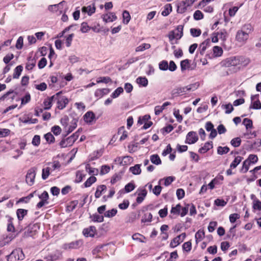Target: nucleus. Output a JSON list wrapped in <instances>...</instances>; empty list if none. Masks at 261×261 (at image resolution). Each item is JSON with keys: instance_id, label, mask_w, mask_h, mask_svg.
Returning a JSON list of instances; mask_svg holds the SVG:
<instances>
[{"instance_id": "19", "label": "nucleus", "mask_w": 261, "mask_h": 261, "mask_svg": "<svg viewBox=\"0 0 261 261\" xmlns=\"http://www.w3.org/2000/svg\"><path fill=\"white\" fill-rule=\"evenodd\" d=\"M171 105V103L169 101L164 102L162 106H157L154 108V113L156 115H159L162 111L165 109V108Z\"/></svg>"}, {"instance_id": "42", "label": "nucleus", "mask_w": 261, "mask_h": 261, "mask_svg": "<svg viewBox=\"0 0 261 261\" xmlns=\"http://www.w3.org/2000/svg\"><path fill=\"white\" fill-rule=\"evenodd\" d=\"M239 65L246 66L248 65L250 62V60L248 58L244 57H239Z\"/></svg>"}, {"instance_id": "50", "label": "nucleus", "mask_w": 261, "mask_h": 261, "mask_svg": "<svg viewBox=\"0 0 261 261\" xmlns=\"http://www.w3.org/2000/svg\"><path fill=\"white\" fill-rule=\"evenodd\" d=\"M123 92V89L122 87L117 88L112 94L111 97L113 98L118 97Z\"/></svg>"}, {"instance_id": "33", "label": "nucleus", "mask_w": 261, "mask_h": 261, "mask_svg": "<svg viewBox=\"0 0 261 261\" xmlns=\"http://www.w3.org/2000/svg\"><path fill=\"white\" fill-rule=\"evenodd\" d=\"M243 159V157L241 156H237L235 158L234 160L230 165V168L231 169H234L237 167V166L241 163Z\"/></svg>"}, {"instance_id": "21", "label": "nucleus", "mask_w": 261, "mask_h": 261, "mask_svg": "<svg viewBox=\"0 0 261 261\" xmlns=\"http://www.w3.org/2000/svg\"><path fill=\"white\" fill-rule=\"evenodd\" d=\"M147 191L145 189H141L138 193L136 201L138 203H141L147 195Z\"/></svg>"}, {"instance_id": "16", "label": "nucleus", "mask_w": 261, "mask_h": 261, "mask_svg": "<svg viewBox=\"0 0 261 261\" xmlns=\"http://www.w3.org/2000/svg\"><path fill=\"white\" fill-rule=\"evenodd\" d=\"M77 122V120L76 119H73L70 122L69 125H68L65 129V130L67 133V134L71 133L76 127Z\"/></svg>"}, {"instance_id": "1", "label": "nucleus", "mask_w": 261, "mask_h": 261, "mask_svg": "<svg viewBox=\"0 0 261 261\" xmlns=\"http://www.w3.org/2000/svg\"><path fill=\"white\" fill-rule=\"evenodd\" d=\"M253 30V27L251 24H245L241 30L237 31L235 37L236 40L240 45H244L249 39V34Z\"/></svg>"}, {"instance_id": "27", "label": "nucleus", "mask_w": 261, "mask_h": 261, "mask_svg": "<svg viewBox=\"0 0 261 261\" xmlns=\"http://www.w3.org/2000/svg\"><path fill=\"white\" fill-rule=\"evenodd\" d=\"M118 134L121 135V136L119 139L120 141H121L125 140L127 137V133L125 130V128L123 126L121 127L118 129Z\"/></svg>"}, {"instance_id": "47", "label": "nucleus", "mask_w": 261, "mask_h": 261, "mask_svg": "<svg viewBox=\"0 0 261 261\" xmlns=\"http://www.w3.org/2000/svg\"><path fill=\"white\" fill-rule=\"evenodd\" d=\"M152 215L150 213H146L143 216L141 221L142 222H150L152 221Z\"/></svg>"}, {"instance_id": "58", "label": "nucleus", "mask_w": 261, "mask_h": 261, "mask_svg": "<svg viewBox=\"0 0 261 261\" xmlns=\"http://www.w3.org/2000/svg\"><path fill=\"white\" fill-rule=\"evenodd\" d=\"M74 35L72 33L65 37V44L67 47H69L71 46L73 38L74 37Z\"/></svg>"}, {"instance_id": "17", "label": "nucleus", "mask_w": 261, "mask_h": 261, "mask_svg": "<svg viewBox=\"0 0 261 261\" xmlns=\"http://www.w3.org/2000/svg\"><path fill=\"white\" fill-rule=\"evenodd\" d=\"M65 3V1H63L58 4L49 5L48 7V10L51 12H56L61 9V7H62Z\"/></svg>"}, {"instance_id": "5", "label": "nucleus", "mask_w": 261, "mask_h": 261, "mask_svg": "<svg viewBox=\"0 0 261 261\" xmlns=\"http://www.w3.org/2000/svg\"><path fill=\"white\" fill-rule=\"evenodd\" d=\"M223 65L226 67L236 66L239 65V57H231L223 61Z\"/></svg>"}, {"instance_id": "22", "label": "nucleus", "mask_w": 261, "mask_h": 261, "mask_svg": "<svg viewBox=\"0 0 261 261\" xmlns=\"http://www.w3.org/2000/svg\"><path fill=\"white\" fill-rule=\"evenodd\" d=\"M177 12L178 13L182 14L185 13L187 10V7L182 1L178 2L177 5Z\"/></svg>"}, {"instance_id": "4", "label": "nucleus", "mask_w": 261, "mask_h": 261, "mask_svg": "<svg viewBox=\"0 0 261 261\" xmlns=\"http://www.w3.org/2000/svg\"><path fill=\"white\" fill-rule=\"evenodd\" d=\"M36 170L34 168L29 169L27 173L25 180L29 186H32L35 182Z\"/></svg>"}, {"instance_id": "18", "label": "nucleus", "mask_w": 261, "mask_h": 261, "mask_svg": "<svg viewBox=\"0 0 261 261\" xmlns=\"http://www.w3.org/2000/svg\"><path fill=\"white\" fill-rule=\"evenodd\" d=\"M107 190V187L106 185H101L100 186H98L97 188L96 192L95 193V197L96 198H99L103 192L106 191Z\"/></svg>"}, {"instance_id": "10", "label": "nucleus", "mask_w": 261, "mask_h": 261, "mask_svg": "<svg viewBox=\"0 0 261 261\" xmlns=\"http://www.w3.org/2000/svg\"><path fill=\"white\" fill-rule=\"evenodd\" d=\"M82 245V242L81 240H77L64 244V248L65 249H76L79 248Z\"/></svg>"}, {"instance_id": "29", "label": "nucleus", "mask_w": 261, "mask_h": 261, "mask_svg": "<svg viewBox=\"0 0 261 261\" xmlns=\"http://www.w3.org/2000/svg\"><path fill=\"white\" fill-rule=\"evenodd\" d=\"M23 70V67L21 65L17 66L14 70L13 74V79H18Z\"/></svg>"}, {"instance_id": "43", "label": "nucleus", "mask_w": 261, "mask_h": 261, "mask_svg": "<svg viewBox=\"0 0 261 261\" xmlns=\"http://www.w3.org/2000/svg\"><path fill=\"white\" fill-rule=\"evenodd\" d=\"M229 151V148L227 146H219L217 148V153L220 155L226 154Z\"/></svg>"}, {"instance_id": "12", "label": "nucleus", "mask_w": 261, "mask_h": 261, "mask_svg": "<svg viewBox=\"0 0 261 261\" xmlns=\"http://www.w3.org/2000/svg\"><path fill=\"white\" fill-rule=\"evenodd\" d=\"M96 229L95 226H91L88 228H84L83 233L86 237H93L96 233Z\"/></svg>"}, {"instance_id": "36", "label": "nucleus", "mask_w": 261, "mask_h": 261, "mask_svg": "<svg viewBox=\"0 0 261 261\" xmlns=\"http://www.w3.org/2000/svg\"><path fill=\"white\" fill-rule=\"evenodd\" d=\"M90 218L93 222H102L103 221V216L97 214H94L90 216Z\"/></svg>"}, {"instance_id": "13", "label": "nucleus", "mask_w": 261, "mask_h": 261, "mask_svg": "<svg viewBox=\"0 0 261 261\" xmlns=\"http://www.w3.org/2000/svg\"><path fill=\"white\" fill-rule=\"evenodd\" d=\"M69 102L68 99L65 96H61L58 98L57 108L60 110L64 109Z\"/></svg>"}, {"instance_id": "49", "label": "nucleus", "mask_w": 261, "mask_h": 261, "mask_svg": "<svg viewBox=\"0 0 261 261\" xmlns=\"http://www.w3.org/2000/svg\"><path fill=\"white\" fill-rule=\"evenodd\" d=\"M36 61L34 59H31L28 61L26 64L25 69L28 70H31L35 66Z\"/></svg>"}, {"instance_id": "25", "label": "nucleus", "mask_w": 261, "mask_h": 261, "mask_svg": "<svg viewBox=\"0 0 261 261\" xmlns=\"http://www.w3.org/2000/svg\"><path fill=\"white\" fill-rule=\"evenodd\" d=\"M86 170L90 175H97L99 173L98 169L97 168L91 167L90 164H88L86 165Z\"/></svg>"}, {"instance_id": "23", "label": "nucleus", "mask_w": 261, "mask_h": 261, "mask_svg": "<svg viewBox=\"0 0 261 261\" xmlns=\"http://www.w3.org/2000/svg\"><path fill=\"white\" fill-rule=\"evenodd\" d=\"M86 175V174L83 171H77L76 172L75 182L76 183L81 182L83 178L85 177Z\"/></svg>"}, {"instance_id": "41", "label": "nucleus", "mask_w": 261, "mask_h": 261, "mask_svg": "<svg viewBox=\"0 0 261 261\" xmlns=\"http://www.w3.org/2000/svg\"><path fill=\"white\" fill-rule=\"evenodd\" d=\"M250 163H249V161H247L246 160L245 161H244L242 167L240 170V171L242 173H246L249 168V167L250 166Z\"/></svg>"}, {"instance_id": "32", "label": "nucleus", "mask_w": 261, "mask_h": 261, "mask_svg": "<svg viewBox=\"0 0 261 261\" xmlns=\"http://www.w3.org/2000/svg\"><path fill=\"white\" fill-rule=\"evenodd\" d=\"M129 171L134 175L140 174L141 172L140 165L136 164L134 166L130 167Z\"/></svg>"}, {"instance_id": "54", "label": "nucleus", "mask_w": 261, "mask_h": 261, "mask_svg": "<svg viewBox=\"0 0 261 261\" xmlns=\"http://www.w3.org/2000/svg\"><path fill=\"white\" fill-rule=\"evenodd\" d=\"M241 143V139L239 137L232 139L230 141V144L234 147H239Z\"/></svg>"}, {"instance_id": "28", "label": "nucleus", "mask_w": 261, "mask_h": 261, "mask_svg": "<svg viewBox=\"0 0 261 261\" xmlns=\"http://www.w3.org/2000/svg\"><path fill=\"white\" fill-rule=\"evenodd\" d=\"M150 160L152 163L156 165H160L162 163L160 156L156 154L151 155L150 157Z\"/></svg>"}, {"instance_id": "40", "label": "nucleus", "mask_w": 261, "mask_h": 261, "mask_svg": "<svg viewBox=\"0 0 261 261\" xmlns=\"http://www.w3.org/2000/svg\"><path fill=\"white\" fill-rule=\"evenodd\" d=\"M53 98V97H51L47 98L44 100L43 105L44 110L49 109L51 107Z\"/></svg>"}, {"instance_id": "61", "label": "nucleus", "mask_w": 261, "mask_h": 261, "mask_svg": "<svg viewBox=\"0 0 261 261\" xmlns=\"http://www.w3.org/2000/svg\"><path fill=\"white\" fill-rule=\"evenodd\" d=\"M110 171V167L108 165H102L101 167L100 174L102 175L109 173Z\"/></svg>"}, {"instance_id": "56", "label": "nucleus", "mask_w": 261, "mask_h": 261, "mask_svg": "<svg viewBox=\"0 0 261 261\" xmlns=\"http://www.w3.org/2000/svg\"><path fill=\"white\" fill-rule=\"evenodd\" d=\"M190 33L193 37H197L201 35V31L199 29L192 28L190 29Z\"/></svg>"}, {"instance_id": "48", "label": "nucleus", "mask_w": 261, "mask_h": 261, "mask_svg": "<svg viewBox=\"0 0 261 261\" xmlns=\"http://www.w3.org/2000/svg\"><path fill=\"white\" fill-rule=\"evenodd\" d=\"M19 121H20L21 122H22V123H36L38 122V119H36V118H34V119H32V118H28L27 119L23 118V117H20L19 118Z\"/></svg>"}, {"instance_id": "46", "label": "nucleus", "mask_w": 261, "mask_h": 261, "mask_svg": "<svg viewBox=\"0 0 261 261\" xmlns=\"http://www.w3.org/2000/svg\"><path fill=\"white\" fill-rule=\"evenodd\" d=\"M117 213V210L115 208H113L111 210L106 211L104 214V216L106 217L112 218L115 216L116 215Z\"/></svg>"}, {"instance_id": "8", "label": "nucleus", "mask_w": 261, "mask_h": 261, "mask_svg": "<svg viewBox=\"0 0 261 261\" xmlns=\"http://www.w3.org/2000/svg\"><path fill=\"white\" fill-rule=\"evenodd\" d=\"M83 119L86 123L92 124L95 121V115L93 112L89 111L84 115Z\"/></svg>"}, {"instance_id": "24", "label": "nucleus", "mask_w": 261, "mask_h": 261, "mask_svg": "<svg viewBox=\"0 0 261 261\" xmlns=\"http://www.w3.org/2000/svg\"><path fill=\"white\" fill-rule=\"evenodd\" d=\"M28 213V210L22 209V208H19L16 211V215L19 221L22 220L24 217L27 215Z\"/></svg>"}, {"instance_id": "2", "label": "nucleus", "mask_w": 261, "mask_h": 261, "mask_svg": "<svg viewBox=\"0 0 261 261\" xmlns=\"http://www.w3.org/2000/svg\"><path fill=\"white\" fill-rule=\"evenodd\" d=\"M7 257L8 261H18L19 260H23L24 258V255L22 250L20 248H18L14 250Z\"/></svg>"}, {"instance_id": "39", "label": "nucleus", "mask_w": 261, "mask_h": 261, "mask_svg": "<svg viewBox=\"0 0 261 261\" xmlns=\"http://www.w3.org/2000/svg\"><path fill=\"white\" fill-rule=\"evenodd\" d=\"M111 79L109 76H101L99 77L96 80L97 83H105L108 84L109 83H112Z\"/></svg>"}, {"instance_id": "57", "label": "nucleus", "mask_w": 261, "mask_h": 261, "mask_svg": "<svg viewBox=\"0 0 261 261\" xmlns=\"http://www.w3.org/2000/svg\"><path fill=\"white\" fill-rule=\"evenodd\" d=\"M243 124L245 126L246 129L251 128L253 127L252 121L248 118H245L243 120Z\"/></svg>"}, {"instance_id": "35", "label": "nucleus", "mask_w": 261, "mask_h": 261, "mask_svg": "<svg viewBox=\"0 0 261 261\" xmlns=\"http://www.w3.org/2000/svg\"><path fill=\"white\" fill-rule=\"evenodd\" d=\"M136 82L140 86L146 87L148 85V80L145 77H139L136 79Z\"/></svg>"}, {"instance_id": "31", "label": "nucleus", "mask_w": 261, "mask_h": 261, "mask_svg": "<svg viewBox=\"0 0 261 261\" xmlns=\"http://www.w3.org/2000/svg\"><path fill=\"white\" fill-rule=\"evenodd\" d=\"M123 20L122 22L124 24H127L130 20V15L127 10H124L122 13Z\"/></svg>"}, {"instance_id": "63", "label": "nucleus", "mask_w": 261, "mask_h": 261, "mask_svg": "<svg viewBox=\"0 0 261 261\" xmlns=\"http://www.w3.org/2000/svg\"><path fill=\"white\" fill-rule=\"evenodd\" d=\"M159 68L161 70H167L168 68V63L167 61H161L159 65Z\"/></svg>"}, {"instance_id": "15", "label": "nucleus", "mask_w": 261, "mask_h": 261, "mask_svg": "<svg viewBox=\"0 0 261 261\" xmlns=\"http://www.w3.org/2000/svg\"><path fill=\"white\" fill-rule=\"evenodd\" d=\"M110 92V90L108 88L98 89L95 91L94 95L97 98H100L109 94Z\"/></svg>"}, {"instance_id": "55", "label": "nucleus", "mask_w": 261, "mask_h": 261, "mask_svg": "<svg viewBox=\"0 0 261 261\" xmlns=\"http://www.w3.org/2000/svg\"><path fill=\"white\" fill-rule=\"evenodd\" d=\"M132 239L134 240L144 243L145 242L144 240L145 239V238L143 236L140 234V233H135L133 235Z\"/></svg>"}, {"instance_id": "11", "label": "nucleus", "mask_w": 261, "mask_h": 261, "mask_svg": "<svg viewBox=\"0 0 261 261\" xmlns=\"http://www.w3.org/2000/svg\"><path fill=\"white\" fill-rule=\"evenodd\" d=\"M103 20L105 22H111L117 19V16L113 12H109L105 14H103L101 16Z\"/></svg>"}, {"instance_id": "51", "label": "nucleus", "mask_w": 261, "mask_h": 261, "mask_svg": "<svg viewBox=\"0 0 261 261\" xmlns=\"http://www.w3.org/2000/svg\"><path fill=\"white\" fill-rule=\"evenodd\" d=\"M47 165L49 166L50 168H51V171L56 170V169L60 168L61 165L60 163L58 161H54L52 163H48Z\"/></svg>"}, {"instance_id": "20", "label": "nucleus", "mask_w": 261, "mask_h": 261, "mask_svg": "<svg viewBox=\"0 0 261 261\" xmlns=\"http://www.w3.org/2000/svg\"><path fill=\"white\" fill-rule=\"evenodd\" d=\"M213 148V142H206L203 146L201 147L199 149V152L200 153H204L208 151L210 149Z\"/></svg>"}, {"instance_id": "59", "label": "nucleus", "mask_w": 261, "mask_h": 261, "mask_svg": "<svg viewBox=\"0 0 261 261\" xmlns=\"http://www.w3.org/2000/svg\"><path fill=\"white\" fill-rule=\"evenodd\" d=\"M193 17L196 20H201L203 18V14L200 10H196L193 14Z\"/></svg>"}, {"instance_id": "30", "label": "nucleus", "mask_w": 261, "mask_h": 261, "mask_svg": "<svg viewBox=\"0 0 261 261\" xmlns=\"http://www.w3.org/2000/svg\"><path fill=\"white\" fill-rule=\"evenodd\" d=\"M190 61L188 59H185L180 62V68L182 71L189 69Z\"/></svg>"}, {"instance_id": "6", "label": "nucleus", "mask_w": 261, "mask_h": 261, "mask_svg": "<svg viewBox=\"0 0 261 261\" xmlns=\"http://www.w3.org/2000/svg\"><path fill=\"white\" fill-rule=\"evenodd\" d=\"M186 237V233L184 232L174 238L171 241L170 246L174 248L182 242Z\"/></svg>"}, {"instance_id": "14", "label": "nucleus", "mask_w": 261, "mask_h": 261, "mask_svg": "<svg viewBox=\"0 0 261 261\" xmlns=\"http://www.w3.org/2000/svg\"><path fill=\"white\" fill-rule=\"evenodd\" d=\"M96 7L94 4L88 6H84L82 8V12L87 13L88 15L91 16L95 12Z\"/></svg>"}, {"instance_id": "53", "label": "nucleus", "mask_w": 261, "mask_h": 261, "mask_svg": "<svg viewBox=\"0 0 261 261\" xmlns=\"http://www.w3.org/2000/svg\"><path fill=\"white\" fill-rule=\"evenodd\" d=\"M213 53L216 57H220L223 54V50L221 47L215 46L213 47Z\"/></svg>"}, {"instance_id": "7", "label": "nucleus", "mask_w": 261, "mask_h": 261, "mask_svg": "<svg viewBox=\"0 0 261 261\" xmlns=\"http://www.w3.org/2000/svg\"><path fill=\"white\" fill-rule=\"evenodd\" d=\"M259 94H256L251 96V99L252 101V104L250 106V109H261V103L259 100Z\"/></svg>"}, {"instance_id": "44", "label": "nucleus", "mask_w": 261, "mask_h": 261, "mask_svg": "<svg viewBox=\"0 0 261 261\" xmlns=\"http://www.w3.org/2000/svg\"><path fill=\"white\" fill-rule=\"evenodd\" d=\"M151 45L149 43H143L136 48V51L140 52L142 51L145 49H149Z\"/></svg>"}, {"instance_id": "38", "label": "nucleus", "mask_w": 261, "mask_h": 261, "mask_svg": "<svg viewBox=\"0 0 261 261\" xmlns=\"http://www.w3.org/2000/svg\"><path fill=\"white\" fill-rule=\"evenodd\" d=\"M97 179L94 176H91L88 178L84 182V185L85 188L90 187L93 184L96 182Z\"/></svg>"}, {"instance_id": "62", "label": "nucleus", "mask_w": 261, "mask_h": 261, "mask_svg": "<svg viewBox=\"0 0 261 261\" xmlns=\"http://www.w3.org/2000/svg\"><path fill=\"white\" fill-rule=\"evenodd\" d=\"M44 138L46 141L49 143H51L54 142L55 141V137L50 133H47L44 135Z\"/></svg>"}, {"instance_id": "9", "label": "nucleus", "mask_w": 261, "mask_h": 261, "mask_svg": "<svg viewBox=\"0 0 261 261\" xmlns=\"http://www.w3.org/2000/svg\"><path fill=\"white\" fill-rule=\"evenodd\" d=\"M198 139L197 134L195 132H189L186 137V143L191 144L195 143Z\"/></svg>"}, {"instance_id": "26", "label": "nucleus", "mask_w": 261, "mask_h": 261, "mask_svg": "<svg viewBox=\"0 0 261 261\" xmlns=\"http://www.w3.org/2000/svg\"><path fill=\"white\" fill-rule=\"evenodd\" d=\"M204 232L203 230H199L195 235L196 244L201 241L204 238Z\"/></svg>"}, {"instance_id": "3", "label": "nucleus", "mask_w": 261, "mask_h": 261, "mask_svg": "<svg viewBox=\"0 0 261 261\" xmlns=\"http://www.w3.org/2000/svg\"><path fill=\"white\" fill-rule=\"evenodd\" d=\"M183 25H178L175 30L171 31L168 37L170 41L174 39H180L183 36Z\"/></svg>"}, {"instance_id": "60", "label": "nucleus", "mask_w": 261, "mask_h": 261, "mask_svg": "<svg viewBox=\"0 0 261 261\" xmlns=\"http://www.w3.org/2000/svg\"><path fill=\"white\" fill-rule=\"evenodd\" d=\"M72 145V143H70V140H68V138L62 140L60 143V145L62 148H65Z\"/></svg>"}, {"instance_id": "52", "label": "nucleus", "mask_w": 261, "mask_h": 261, "mask_svg": "<svg viewBox=\"0 0 261 261\" xmlns=\"http://www.w3.org/2000/svg\"><path fill=\"white\" fill-rule=\"evenodd\" d=\"M47 165L49 166L50 168H51V171L56 170V169L60 168L61 165L60 163L58 161H54L52 163H48Z\"/></svg>"}, {"instance_id": "64", "label": "nucleus", "mask_w": 261, "mask_h": 261, "mask_svg": "<svg viewBox=\"0 0 261 261\" xmlns=\"http://www.w3.org/2000/svg\"><path fill=\"white\" fill-rule=\"evenodd\" d=\"M90 30V27L88 25L87 22H83L81 24V31L83 33H85L88 32Z\"/></svg>"}, {"instance_id": "45", "label": "nucleus", "mask_w": 261, "mask_h": 261, "mask_svg": "<svg viewBox=\"0 0 261 261\" xmlns=\"http://www.w3.org/2000/svg\"><path fill=\"white\" fill-rule=\"evenodd\" d=\"M181 210V205L177 204L175 206H172L170 211L171 214L179 215Z\"/></svg>"}, {"instance_id": "37", "label": "nucleus", "mask_w": 261, "mask_h": 261, "mask_svg": "<svg viewBox=\"0 0 261 261\" xmlns=\"http://www.w3.org/2000/svg\"><path fill=\"white\" fill-rule=\"evenodd\" d=\"M51 171V168L50 167H46L42 169V178L43 179H46L50 175V172Z\"/></svg>"}, {"instance_id": "34", "label": "nucleus", "mask_w": 261, "mask_h": 261, "mask_svg": "<svg viewBox=\"0 0 261 261\" xmlns=\"http://www.w3.org/2000/svg\"><path fill=\"white\" fill-rule=\"evenodd\" d=\"M172 10V6L171 4H168L165 6L164 9L162 12V15L164 16H168Z\"/></svg>"}]
</instances>
